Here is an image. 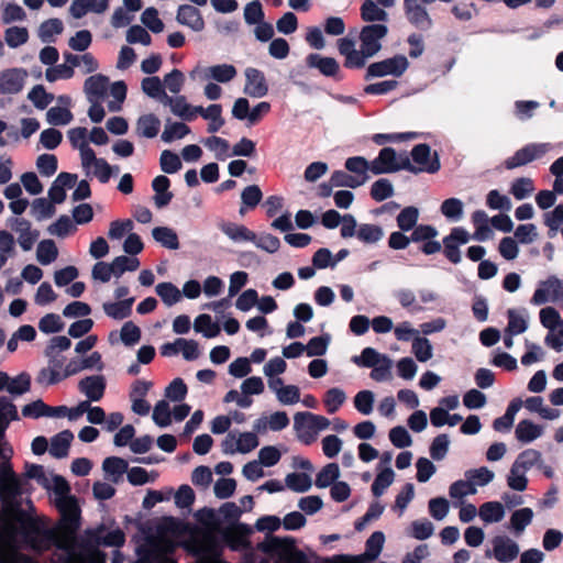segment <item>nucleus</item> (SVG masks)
I'll return each mask as SVG.
<instances>
[{
	"instance_id": "nucleus-1",
	"label": "nucleus",
	"mask_w": 563,
	"mask_h": 563,
	"mask_svg": "<svg viewBox=\"0 0 563 563\" xmlns=\"http://www.w3.org/2000/svg\"><path fill=\"white\" fill-rule=\"evenodd\" d=\"M5 517L12 521L5 522V533L10 538L20 536L25 548L36 553H44L52 548L70 552V544L60 536V531L48 527L44 519L30 516L22 508L21 501L9 504L5 507Z\"/></svg>"
},
{
	"instance_id": "nucleus-2",
	"label": "nucleus",
	"mask_w": 563,
	"mask_h": 563,
	"mask_svg": "<svg viewBox=\"0 0 563 563\" xmlns=\"http://www.w3.org/2000/svg\"><path fill=\"white\" fill-rule=\"evenodd\" d=\"M56 507L60 512V520L54 528L60 531L63 538H66L67 542L70 544L71 551L74 537L80 527V507L75 496L57 498Z\"/></svg>"
},
{
	"instance_id": "nucleus-3",
	"label": "nucleus",
	"mask_w": 563,
	"mask_h": 563,
	"mask_svg": "<svg viewBox=\"0 0 563 563\" xmlns=\"http://www.w3.org/2000/svg\"><path fill=\"white\" fill-rule=\"evenodd\" d=\"M263 551L277 554L283 563H308L307 555L296 549L295 539L291 537H271L269 542L263 547Z\"/></svg>"
},
{
	"instance_id": "nucleus-4",
	"label": "nucleus",
	"mask_w": 563,
	"mask_h": 563,
	"mask_svg": "<svg viewBox=\"0 0 563 563\" xmlns=\"http://www.w3.org/2000/svg\"><path fill=\"white\" fill-rule=\"evenodd\" d=\"M358 456L363 462H371L379 457L378 474L372 485V493L375 497H379L387 488V452H379L368 443L358 445Z\"/></svg>"
},
{
	"instance_id": "nucleus-5",
	"label": "nucleus",
	"mask_w": 563,
	"mask_h": 563,
	"mask_svg": "<svg viewBox=\"0 0 563 563\" xmlns=\"http://www.w3.org/2000/svg\"><path fill=\"white\" fill-rule=\"evenodd\" d=\"M410 158L413 164V174H435L441 168L440 157L437 151L431 152L427 143H420L412 147Z\"/></svg>"
},
{
	"instance_id": "nucleus-6",
	"label": "nucleus",
	"mask_w": 563,
	"mask_h": 563,
	"mask_svg": "<svg viewBox=\"0 0 563 563\" xmlns=\"http://www.w3.org/2000/svg\"><path fill=\"white\" fill-rule=\"evenodd\" d=\"M561 299H563V283L552 275L540 282L539 287L533 292L531 303L540 306L548 301L555 302Z\"/></svg>"
},
{
	"instance_id": "nucleus-7",
	"label": "nucleus",
	"mask_w": 563,
	"mask_h": 563,
	"mask_svg": "<svg viewBox=\"0 0 563 563\" xmlns=\"http://www.w3.org/2000/svg\"><path fill=\"white\" fill-rule=\"evenodd\" d=\"M547 152V145L545 144H536L530 143L526 146L519 148L516 151V153L508 157L504 162V166L507 169H515L520 166H525L531 162H533L537 158H540L543 156Z\"/></svg>"
},
{
	"instance_id": "nucleus-8",
	"label": "nucleus",
	"mask_w": 563,
	"mask_h": 563,
	"mask_svg": "<svg viewBox=\"0 0 563 563\" xmlns=\"http://www.w3.org/2000/svg\"><path fill=\"white\" fill-rule=\"evenodd\" d=\"M387 34V26L384 24H369L360 33L361 48L366 55L374 56L382 47L380 40Z\"/></svg>"
},
{
	"instance_id": "nucleus-9",
	"label": "nucleus",
	"mask_w": 563,
	"mask_h": 563,
	"mask_svg": "<svg viewBox=\"0 0 563 563\" xmlns=\"http://www.w3.org/2000/svg\"><path fill=\"white\" fill-rule=\"evenodd\" d=\"M88 541L93 545H103V547H122L125 542V534L121 529H114L111 531H106L104 527L101 526L95 530H88L87 532Z\"/></svg>"
},
{
	"instance_id": "nucleus-10",
	"label": "nucleus",
	"mask_w": 563,
	"mask_h": 563,
	"mask_svg": "<svg viewBox=\"0 0 563 563\" xmlns=\"http://www.w3.org/2000/svg\"><path fill=\"white\" fill-rule=\"evenodd\" d=\"M244 93L252 98L265 97L268 92V85L262 70L249 67L245 70Z\"/></svg>"
},
{
	"instance_id": "nucleus-11",
	"label": "nucleus",
	"mask_w": 563,
	"mask_h": 563,
	"mask_svg": "<svg viewBox=\"0 0 563 563\" xmlns=\"http://www.w3.org/2000/svg\"><path fill=\"white\" fill-rule=\"evenodd\" d=\"M26 71L21 68H11L0 73V92L14 95L22 90Z\"/></svg>"
},
{
	"instance_id": "nucleus-12",
	"label": "nucleus",
	"mask_w": 563,
	"mask_h": 563,
	"mask_svg": "<svg viewBox=\"0 0 563 563\" xmlns=\"http://www.w3.org/2000/svg\"><path fill=\"white\" fill-rule=\"evenodd\" d=\"M107 383L102 375H91L82 378L78 384V389L90 401H99L106 391Z\"/></svg>"
},
{
	"instance_id": "nucleus-13",
	"label": "nucleus",
	"mask_w": 563,
	"mask_h": 563,
	"mask_svg": "<svg viewBox=\"0 0 563 563\" xmlns=\"http://www.w3.org/2000/svg\"><path fill=\"white\" fill-rule=\"evenodd\" d=\"M307 66L310 68H317L322 75L327 77H333L340 80L339 77L340 65L333 57H325L319 54H309L306 58Z\"/></svg>"
},
{
	"instance_id": "nucleus-14",
	"label": "nucleus",
	"mask_w": 563,
	"mask_h": 563,
	"mask_svg": "<svg viewBox=\"0 0 563 563\" xmlns=\"http://www.w3.org/2000/svg\"><path fill=\"white\" fill-rule=\"evenodd\" d=\"M176 21L196 32H200L205 29V20L200 11L190 4H181L178 7Z\"/></svg>"
},
{
	"instance_id": "nucleus-15",
	"label": "nucleus",
	"mask_w": 563,
	"mask_h": 563,
	"mask_svg": "<svg viewBox=\"0 0 563 563\" xmlns=\"http://www.w3.org/2000/svg\"><path fill=\"white\" fill-rule=\"evenodd\" d=\"M408 21L420 30H428L432 21L427 10L418 4V0H404Z\"/></svg>"
},
{
	"instance_id": "nucleus-16",
	"label": "nucleus",
	"mask_w": 563,
	"mask_h": 563,
	"mask_svg": "<svg viewBox=\"0 0 563 563\" xmlns=\"http://www.w3.org/2000/svg\"><path fill=\"white\" fill-rule=\"evenodd\" d=\"M494 555L499 562H510L515 560L519 553L518 544L506 537H495L493 540Z\"/></svg>"
},
{
	"instance_id": "nucleus-17",
	"label": "nucleus",
	"mask_w": 563,
	"mask_h": 563,
	"mask_svg": "<svg viewBox=\"0 0 563 563\" xmlns=\"http://www.w3.org/2000/svg\"><path fill=\"white\" fill-rule=\"evenodd\" d=\"M22 479L15 475L13 477L0 481V499L4 504V508L22 495Z\"/></svg>"
},
{
	"instance_id": "nucleus-18",
	"label": "nucleus",
	"mask_w": 563,
	"mask_h": 563,
	"mask_svg": "<svg viewBox=\"0 0 563 563\" xmlns=\"http://www.w3.org/2000/svg\"><path fill=\"white\" fill-rule=\"evenodd\" d=\"M170 180L167 176H156L152 181V188L155 191L154 202L157 208H164L172 201L174 195L169 191Z\"/></svg>"
},
{
	"instance_id": "nucleus-19",
	"label": "nucleus",
	"mask_w": 563,
	"mask_h": 563,
	"mask_svg": "<svg viewBox=\"0 0 563 563\" xmlns=\"http://www.w3.org/2000/svg\"><path fill=\"white\" fill-rule=\"evenodd\" d=\"M164 104L169 106L172 112L185 121L190 122L197 115L195 107L187 102L185 96H177L175 98L168 96L165 98Z\"/></svg>"
},
{
	"instance_id": "nucleus-20",
	"label": "nucleus",
	"mask_w": 563,
	"mask_h": 563,
	"mask_svg": "<svg viewBox=\"0 0 563 563\" xmlns=\"http://www.w3.org/2000/svg\"><path fill=\"white\" fill-rule=\"evenodd\" d=\"M109 79L107 76L97 74L85 80V92L90 101L103 98L108 88Z\"/></svg>"
},
{
	"instance_id": "nucleus-21",
	"label": "nucleus",
	"mask_w": 563,
	"mask_h": 563,
	"mask_svg": "<svg viewBox=\"0 0 563 563\" xmlns=\"http://www.w3.org/2000/svg\"><path fill=\"white\" fill-rule=\"evenodd\" d=\"M74 434L70 430H64L51 440L49 454L56 459H63L68 455Z\"/></svg>"
},
{
	"instance_id": "nucleus-22",
	"label": "nucleus",
	"mask_w": 563,
	"mask_h": 563,
	"mask_svg": "<svg viewBox=\"0 0 563 563\" xmlns=\"http://www.w3.org/2000/svg\"><path fill=\"white\" fill-rule=\"evenodd\" d=\"M128 462L118 456H110L103 460L102 470L104 471L109 481L114 484L119 483L122 475L128 471Z\"/></svg>"
},
{
	"instance_id": "nucleus-23",
	"label": "nucleus",
	"mask_w": 563,
	"mask_h": 563,
	"mask_svg": "<svg viewBox=\"0 0 563 563\" xmlns=\"http://www.w3.org/2000/svg\"><path fill=\"white\" fill-rule=\"evenodd\" d=\"M134 300V297H131L117 302H104L102 308L108 317L114 320H123L131 316Z\"/></svg>"
},
{
	"instance_id": "nucleus-24",
	"label": "nucleus",
	"mask_w": 563,
	"mask_h": 563,
	"mask_svg": "<svg viewBox=\"0 0 563 563\" xmlns=\"http://www.w3.org/2000/svg\"><path fill=\"white\" fill-rule=\"evenodd\" d=\"M161 128V120L153 113L143 114L136 121V134L142 137H155Z\"/></svg>"
},
{
	"instance_id": "nucleus-25",
	"label": "nucleus",
	"mask_w": 563,
	"mask_h": 563,
	"mask_svg": "<svg viewBox=\"0 0 563 563\" xmlns=\"http://www.w3.org/2000/svg\"><path fill=\"white\" fill-rule=\"evenodd\" d=\"M302 420L307 421L308 429H313L317 433L329 427L330 421L328 418L312 412H297L294 417V427L299 429L302 427Z\"/></svg>"
},
{
	"instance_id": "nucleus-26",
	"label": "nucleus",
	"mask_w": 563,
	"mask_h": 563,
	"mask_svg": "<svg viewBox=\"0 0 563 563\" xmlns=\"http://www.w3.org/2000/svg\"><path fill=\"white\" fill-rule=\"evenodd\" d=\"M516 438L522 443H529L542 434V428L531 420H521L516 427Z\"/></svg>"
},
{
	"instance_id": "nucleus-27",
	"label": "nucleus",
	"mask_w": 563,
	"mask_h": 563,
	"mask_svg": "<svg viewBox=\"0 0 563 563\" xmlns=\"http://www.w3.org/2000/svg\"><path fill=\"white\" fill-rule=\"evenodd\" d=\"M221 231L233 241H255L256 234L243 224L223 223Z\"/></svg>"
},
{
	"instance_id": "nucleus-28",
	"label": "nucleus",
	"mask_w": 563,
	"mask_h": 563,
	"mask_svg": "<svg viewBox=\"0 0 563 563\" xmlns=\"http://www.w3.org/2000/svg\"><path fill=\"white\" fill-rule=\"evenodd\" d=\"M153 239L168 250H177L179 240L177 233L167 227H156L152 231Z\"/></svg>"
},
{
	"instance_id": "nucleus-29",
	"label": "nucleus",
	"mask_w": 563,
	"mask_h": 563,
	"mask_svg": "<svg viewBox=\"0 0 563 563\" xmlns=\"http://www.w3.org/2000/svg\"><path fill=\"white\" fill-rule=\"evenodd\" d=\"M352 362L360 367H374L383 362H387V356L378 353L373 347H365L361 355L352 357Z\"/></svg>"
},
{
	"instance_id": "nucleus-30",
	"label": "nucleus",
	"mask_w": 563,
	"mask_h": 563,
	"mask_svg": "<svg viewBox=\"0 0 563 563\" xmlns=\"http://www.w3.org/2000/svg\"><path fill=\"white\" fill-rule=\"evenodd\" d=\"M478 514L487 523L499 522L505 516V509L499 501H486L481 505Z\"/></svg>"
},
{
	"instance_id": "nucleus-31",
	"label": "nucleus",
	"mask_w": 563,
	"mask_h": 563,
	"mask_svg": "<svg viewBox=\"0 0 563 563\" xmlns=\"http://www.w3.org/2000/svg\"><path fill=\"white\" fill-rule=\"evenodd\" d=\"M407 170L413 174V164L407 152L397 153L389 147V173Z\"/></svg>"
},
{
	"instance_id": "nucleus-32",
	"label": "nucleus",
	"mask_w": 563,
	"mask_h": 563,
	"mask_svg": "<svg viewBox=\"0 0 563 563\" xmlns=\"http://www.w3.org/2000/svg\"><path fill=\"white\" fill-rule=\"evenodd\" d=\"M368 177L350 175L344 170H334L331 175L332 185L335 187L356 188L365 184Z\"/></svg>"
},
{
	"instance_id": "nucleus-33",
	"label": "nucleus",
	"mask_w": 563,
	"mask_h": 563,
	"mask_svg": "<svg viewBox=\"0 0 563 563\" xmlns=\"http://www.w3.org/2000/svg\"><path fill=\"white\" fill-rule=\"evenodd\" d=\"M194 328L208 339L216 338L221 331L220 325L213 322L211 316L207 313L199 314L196 318Z\"/></svg>"
},
{
	"instance_id": "nucleus-34",
	"label": "nucleus",
	"mask_w": 563,
	"mask_h": 563,
	"mask_svg": "<svg viewBox=\"0 0 563 563\" xmlns=\"http://www.w3.org/2000/svg\"><path fill=\"white\" fill-rule=\"evenodd\" d=\"M419 210L413 206L404 208L396 218L397 227L402 232L411 231L418 222Z\"/></svg>"
},
{
	"instance_id": "nucleus-35",
	"label": "nucleus",
	"mask_w": 563,
	"mask_h": 563,
	"mask_svg": "<svg viewBox=\"0 0 563 563\" xmlns=\"http://www.w3.org/2000/svg\"><path fill=\"white\" fill-rule=\"evenodd\" d=\"M142 90L151 98L158 99L162 103L168 95L165 92L161 79L156 76L145 77L142 80Z\"/></svg>"
},
{
	"instance_id": "nucleus-36",
	"label": "nucleus",
	"mask_w": 563,
	"mask_h": 563,
	"mask_svg": "<svg viewBox=\"0 0 563 563\" xmlns=\"http://www.w3.org/2000/svg\"><path fill=\"white\" fill-rule=\"evenodd\" d=\"M340 476V468L336 463H329L317 474L314 484L319 488L332 486Z\"/></svg>"
},
{
	"instance_id": "nucleus-37",
	"label": "nucleus",
	"mask_w": 563,
	"mask_h": 563,
	"mask_svg": "<svg viewBox=\"0 0 563 563\" xmlns=\"http://www.w3.org/2000/svg\"><path fill=\"white\" fill-rule=\"evenodd\" d=\"M156 294L161 297L162 301L170 307L178 302L181 298L179 289L169 282H163L156 285Z\"/></svg>"
},
{
	"instance_id": "nucleus-38",
	"label": "nucleus",
	"mask_w": 563,
	"mask_h": 563,
	"mask_svg": "<svg viewBox=\"0 0 563 563\" xmlns=\"http://www.w3.org/2000/svg\"><path fill=\"white\" fill-rule=\"evenodd\" d=\"M236 76V68L230 64H219L208 68L207 77L218 82H229Z\"/></svg>"
},
{
	"instance_id": "nucleus-39",
	"label": "nucleus",
	"mask_w": 563,
	"mask_h": 563,
	"mask_svg": "<svg viewBox=\"0 0 563 563\" xmlns=\"http://www.w3.org/2000/svg\"><path fill=\"white\" fill-rule=\"evenodd\" d=\"M57 256L58 250L53 240H43L38 243L36 257L42 265H48L53 263Z\"/></svg>"
},
{
	"instance_id": "nucleus-40",
	"label": "nucleus",
	"mask_w": 563,
	"mask_h": 563,
	"mask_svg": "<svg viewBox=\"0 0 563 563\" xmlns=\"http://www.w3.org/2000/svg\"><path fill=\"white\" fill-rule=\"evenodd\" d=\"M64 30L63 22L57 18L44 21L38 29V36L44 43L53 41L54 36L60 34Z\"/></svg>"
},
{
	"instance_id": "nucleus-41",
	"label": "nucleus",
	"mask_w": 563,
	"mask_h": 563,
	"mask_svg": "<svg viewBox=\"0 0 563 563\" xmlns=\"http://www.w3.org/2000/svg\"><path fill=\"white\" fill-rule=\"evenodd\" d=\"M190 128L183 122H174L165 125V129L162 133V141L165 143H170L174 140L184 139L186 135L190 133Z\"/></svg>"
},
{
	"instance_id": "nucleus-42",
	"label": "nucleus",
	"mask_w": 563,
	"mask_h": 563,
	"mask_svg": "<svg viewBox=\"0 0 563 563\" xmlns=\"http://www.w3.org/2000/svg\"><path fill=\"white\" fill-rule=\"evenodd\" d=\"M542 455L538 450L527 449L522 451L517 460L515 461V468H521L523 471H528L534 465H538L542 462Z\"/></svg>"
},
{
	"instance_id": "nucleus-43",
	"label": "nucleus",
	"mask_w": 563,
	"mask_h": 563,
	"mask_svg": "<svg viewBox=\"0 0 563 563\" xmlns=\"http://www.w3.org/2000/svg\"><path fill=\"white\" fill-rule=\"evenodd\" d=\"M289 489L296 493H306L311 487V478L306 473H290L285 478Z\"/></svg>"
},
{
	"instance_id": "nucleus-44",
	"label": "nucleus",
	"mask_w": 563,
	"mask_h": 563,
	"mask_svg": "<svg viewBox=\"0 0 563 563\" xmlns=\"http://www.w3.org/2000/svg\"><path fill=\"white\" fill-rule=\"evenodd\" d=\"M110 265L113 269L112 275L120 277L124 272L136 271L140 266V261L136 257L121 255L117 256Z\"/></svg>"
},
{
	"instance_id": "nucleus-45",
	"label": "nucleus",
	"mask_w": 563,
	"mask_h": 563,
	"mask_svg": "<svg viewBox=\"0 0 563 563\" xmlns=\"http://www.w3.org/2000/svg\"><path fill=\"white\" fill-rule=\"evenodd\" d=\"M27 98L33 102L34 107L44 110L54 100V95L45 90L44 86H34L27 95Z\"/></svg>"
},
{
	"instance_id": "nucleus-46",
	"label": "nucleus",
	"mask_w": 563,
	"mask_h": 563,
	"mask_svg": "<svg viewBox=\"0 0 563 563\" xmlns=\"http://www.w3.org/2000/svg\"><path fill=\"white\" fill-rule=\"evenodd\" d=\"M534 190L533 180L528 177H520L512 181L510 194L517 199L522 200L530 196Z\"/></svg>"
},
{
	"instance_id": "nucleus-47",
	"label": "nucleus",
	"mask_w": 563,
	"mask_h": 563,
	"mask_svg": "<svg viewBox=\"0 0 563 563\" xmlns=\"http://www.w3.org/2000/svg\"><path fill=\"white\" fill-rule=\"evenodd\" d=\"M356 236L360 241L372 244L376 243L384 236V231L380 227L375 224H361Z\"/></svg>"
},
{
	"instance_id": "nucleus-48",
	"label": "nucleus",
	"mask_w": 563,
	"mask_h": 563,
	"mask_svg": "<svg viewBox=\"0 0 563 563\" xmlns=\"http://www.w3.org/2000/svg\"><path fill=\"white\" fill-rule=\"evenodd\" d=\"M385 542V534L382 531H375L366 540L364 556H368L369 560H376L379 555Z\"/></svg>"
},
{
	"instance_id": "nucleus-49",
	"label": "nucleus",
	"mask_w": 563,
	"mask_h": 563,
	"mask_svg": "<svg viewBox=\"0 0 563 563\" xmlns=\"http://www.w3.org/2000/svg\"><path fill=\"white\" fill-rule=\"evenodd\" d=\"M411 349L419 362L424 363L432 357V345L427 338L415 336Z\"/></svg>"
},
{
	"instance_id": "nucleus-50",
	"label": "nucleus",
	"mask_w": 563,
	"mask_h": 563,
	"mask_svg": "<svg viewBox=\"0 0 563 563\" xmlns=\"http://www.w3.org/2000/svg\"><path fill=\"white\" fill-rule=\"evenodd\" d=\"M533 518V511L531 508L525 507L512 512L510 517V523L516 532H521L527 526H529Z\"/></svg>"
},
{
	"instance_id": "nucleus-51",
	"label": "nucleus",
	"mask_w": 563,
	"mask_h": 563,
	"mask_svg": "<svg viewBox=\"0 0 563 563\" xmlns=\"http://www.w3.org/2000/svg\"><path fill=\"white\" fill-rule=\"evenodd\" d=\"M361 16L366 22L384 21L386 12L373 0H365L361 7Z\"/></svg>"
},
{
	"instance_id": "nucleus-52",
	"label": "nucleus",
	"mask_w": 563,
	"mask_h": 563,
	"mask_svg": "<svg viewBox=\"0 0 563 563\" xmlns=\"http://www.w3.org/2000/svg\"><path fill=\"white\" fill-rule=\"evenodd\" d=\"M152 418L158 427H168L172 423L169 404L166 400H158L154 406Z\"/></svg>"
},
{
	"instance_id": "nucleus-53",
	"label": "nucleus",
	"mask_w": 563,
	"mask_h": 563,
	"mask_svg": "<svg viewBox=\"0 0 563 563\" xmlns=\"http://www.w3.org/2000/svg\"><path fill=\"white\" fill-rule=\"evenodd\" d=\"M159 165L164 173L175 174L181 168V161L176 153L164 150L159 157Z\"/></svg>"
},
{
	"instance_id": "nucleus-54",
	"label": "nucleus",
	"mask_w": 563,
	"mask_h": 563,
	"mask_svg": "<svg viewBox=\"0 0 563 563\" xmlns=\"http://www.w3.org/2000/svg\"><path fill=\"white\" fill-rule=\"evenodd\" d=\"M4 40L10 47L15 48L27 42L29 32L25 27L11 26L5 30Z\"/></svg>"
},
{
	"instance_id": "nucleus-55",
	"label": "nucleus",
	"mask_w": 563,
	"mask_h": 563,
	"mask_svg": "<svg viewBox=\"0 0 563 563\" xmlns=\"http://www.w3.org/2000/svg\"><path fill=\"white\" fill-rule=\"evenodd\" d=\"M450 440L448 434L442 433L437 435L431 442L429 452L430 456L435 461H441L445 457L449 451Z\"/></svg>"
},
{
	"instance_id": "nucleus-56",
	"label": "nucleus",
	"mask_w": 563,
	"mask_h": 563,
	"mask_svg": "<svg viewBox=\"0 0 563 563\" xmlns=\"http://www.w3.org/2000/svg\"><path fill=\"white\" fill-rule=\"evenodd\" d=\"M63 372H59L55 368L43 367L36 375L35 382L41 386H52L64 380Z\"/></svg>"
},
{
	"instance_id": "nucleus-57",
	"label": "nucleus",
	"mask_w": 563,
	"mask_h": 563,
	"mask_svg": "<svg viewBox=\"0 0 563 563\" xmlns=\"http://www.w3.org/2000/svg\"><path fill=\"white\" fill-rule=\"evenodd\" d=\"M32 212L34 217L41 221L43 219L52 218L55 212V206L46 198H36L32 203Z\"/></svg>"
},
{
	"instance_id": "nucleus-58",
	"label": "nucleus",
	"mask_w": 563,
	"mask_h": 563,
	"mask_svg": "<svg viewBox=\"0 0 563 563\" xmlns=\"http://www.w3.org/2000/svg\"><path fill=\"white\" fill-rule=\"evenodd\" d=\"M36 167L42 176L51 177L57 172V157L54 154H42L36 159Z\"/></svg>"
},
{
	"instance_id": "nucleus-59",
	"label": "nucleus",
	"mask_w": 563,
	"mask_h": 563,
	"mask_svg": "<svg viewBox=\"0 0 563 563\" xmlns=\"http://www.w3.org/2000/svg\"><path fill=\"white\" fill-rule=\"evenodd\" d=\"M46 120L52 125H66L73 120V113L67 108L52 107L46 112Z\"/></svg>"
},
{
	"instance_id": "nucleus-60",
	"label": "nucleus",
	"mask_w": 563,
	"mask_h": 563,
	"mask_svg": "<svg viewBox=\"0 0 563 563\" xmlns=\"http://www.w3.org/2000/svg\"><path fill=\"white\" fill-rule=\"evenodd\" d=\"M354 407L362 415H369L374 407V393L371 390H361L354 397Z\"/></svg>"
},
{
	"instance_id": "nucleus-61",
	"label": "nucleus",
	"mask_w": 563,
	"mask_h": 563,
	"mask_svg": "<svg viewBox=\"0 0 563 563\" xmlns=\"http://www.w3.org/2000/svg\"><path fill=\"white\" fill-rule=\"evenodd\" d=\"M345 393L336 387L330 388L324 396V405L330 415L339 410V408L345 401Z\"/></svg>"
},
{
	"instance_id": "nucleus-62",
	"label": "nucleus",
	"mask_w": 563,
	"mask_h": 563,
	"mask_svg": "<svg viewBox=\"0 0 563 563\" xmlns=\"http://www.w3.org/2000/svg\"><path fill=\"white\" fill-rule=\"evenodd\" d=\"M64 325L60 317L56 313H47L38 322V329L46 334L60 332Z\"/></svg>"
},
{
	"instance_id": "nucleus-63",
	"label": "nucleus",
	"mask_w": 563,
	"mask_h": 563,
	"mask_svg": "<svg viewBox=\"0 0 563 563\" xmlns=\"http://www.w3.org/2000/svg\"><path fill=\"white\" fill-rule=\"evenodd\" d=\"M120 339L126 346H132L141 340V329L132 321H126L120 331Z\"/></svg>"
},
{
	"instance_id": "nucleus-64",
	"label": "nucleus",
	"mask_w": 563,
	"mask_h": 563,
	"mask_svg": "<svg viewBox=\"0 0 563 563\" xmlns=\"http://www.w3.org/2000/svg\"><path fill=\"white\" fill-rule=\"evenodd\" d=\"M440 210L445 218L459 220L463 214V202L457 198H449L442 202Z\"/></svg>"
}]
</instances>
